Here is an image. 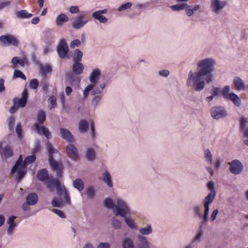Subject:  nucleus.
Segmentation results:
<instances>
[{
	"mask_svg": "<svg viewBox=\"0 0 248 248\" xmlns=\"http://www.w3.org/2000/svg\"><path fill=\"white\" fill-rule=\"evenodd\" d=\"M216 64L215 59L211 57L199 60L197 63L199 70L195 72L191 70L188 73L187 86L192 88L196 92L202 91L206 83L213 81V72Z\"/></svg>",
	"mask_w": 248,
	"mask_h": 248,
	"instance_id": "obj_1",
	"label": "nucleus"
},
{
	"mask_svg": "<svg viewBox=\"0 0 248 248\" xmlns=\"http://www.w3.org/2000/svg\"><path fill=\"white\" fill-rule=\"evenodd\" d=\"M116 204H113L110 198H107L104 201V205L108 209H112L114 214L116 216L124 217L129 214L130 207L126 202L121 198H117Z\"/></svg>",
	"mask_w": 248,
	"mask_h": 248,
	"instance_id": "obj_2",
	"label": "nucleus"
},
{
	"mask_svg": "<svg viewBox=\"0 0 248 248\" xmlns=\"http://www.w3.org/2000/svg\"><path fill=\"white\" fill-rule=\"evenodd\" d=\"M46 148L49 153L48 161L52 170L56 172V176L60 178L62 177V167L61 164L56 162L53 158L52 155L56 153L57 151L53 148L52 144L47 142L46 145Z\"/></svg>",
	"mask_w": 248,
	"mask_h": 248,
	"instance_id": "obj_3",
	"label": "nucleus"
},
{
	"mask_svg": "<svg viewBox=\"0 0 248 248\" xmlns=\"http://www.w3.org/2000/svg\"><path fill=\"white\" fill-rule=\"evenodd\" d=\"M231 88L230 85H226L222 89V95L226 100L231 101L232 104L237 108H240L242 102L239 96L234 93L231 92Z\"/></svg>",
	"mask_w": 248,
	"mask_h": 248,
	"instance_id": "obj_4",
	"label": "nucleus"
},
{
	"mask_svg": "<svg viewBox=\"0 0 248 248\" xmlns=\"http://www.w3.org/2000/svg\"><path fill=\"white\" fill-rule=\"evenodd\" d=\"M100 75L101 71L98 68L94 69L90 73L89 78L91 83L87 86L83 91V96L84 98L88 96L90 92L92 90L97 83Z\"/></svg>",
	"mask_w": 248,
	"mask_h": 248,
	"instance_id": "obj_5",
	"label": "nucleus"
},
{
	"mask_svg": "<svg viewBox=\"0 0 248 248\" xmlns=\"http://www.w3.org/2000/svg\"><path fill=\"white\" fill-rule=\"evenodd\" d=\"M17 173V180L19 182L25 175V167L24 166V162L22 161V156L20 155L17 160L16 161L15 165L11 170V173Z\"/></svg>",
	"mask_w": 248,
	"mask_h": 248,
	"instance_id": "obj_6",
	"label": "nucleus"
},
{
	"mask_svg": "<svg viewBox=\"0 0 248 248\" xmlns=\"http://www.w3.org/2000/svg\"><path fill=\"white\" fill-rule=\"evenodd\" d=\"M214 201L205 199L203 200V213H202V216L200 217L201 219V224L200 226V229H201L203 226L207 225L209 220V213L210 210V205Z\"/></svg>",
	"mask_w": 248,
	"mask_h": 248,
	"instance_id": "obj_7",
	"label": "nucleus"
},
{
	"mask_svg": "<svg viewBox=\"0 0 248 248\" xmlns=\"http://www.w3.org/2000/svg\"><path fill=\"white\" fill-rule=\"evenodd\" d=\"M210 114L212 117L215 120H219L225 118L227 112L222 106H215L211 108Z\"/></svg>",
	"mask_w": 248,
	"mask_h": 248,
	"instance_id": "obj_8",
	"label": "nucleus"
},
{
	"mask_svg": "<svg viewBox=\"0 0 248 248\" xmlns=\"http://www.w3.org/2000/svg\"><path fill=\"white\" fill-rule=\"evenodd\" d=\"M229 165L230 172L234 175L241 174L244 170V166L242 163L238 159H234L231 162L228 163Z\"/></svg>",
	"mask_w": 248,
	"mask_h": 248,
	"instance_id": "obj_9",
	"label": "nucleus"
},
{
	"mask_svg": "<svg viewBox=\"0 0 248 248\" xmlns=\"http://www.w3.org/2000/svg\"><path fill=\"white\" fill-rule=\"evenodd\" d=\"M227 4L226 1L221 0H211V8L212 11L215 14L218 15L221 13Z\"/></svg>",
	"mask_w": 248,
	"mask_h": 248,
	"instance_id": "obj_10",
	"label": "nucleus"
},
{
	"mask_svg": "<svg viewBox=\"0 0 248 248\" xmlns=\"http://www.w3.org/2000/svg\"><path fill=\"white\" fill-rule=\"evenodd\" d=\"M0 44L2 46H9L13 45L17 46L18 40L12 35H5L0 36Z\"/></svg>",
	"mask_w": 248,
	"mask_h": 248,
	"instance_id": "obj_11",
	"label": "nucleus"
},
{
	"mask_svg": "<svg viewBox=\"0 0 248 248\" xmlns=\"http://www.w3.org/2000/svg\"><path fill=\"white\" fill-rule=\"evenodd\" d=\"M69 49L65 40L61 39L57 46V52L61 59L65 58L68 53Z\"/></svg>",
	"mask_w": 248,
	"mask_h": 248,
	"instance_id": "obj_12",
	"label": "nucleus"
},
{
	"mask_svg": "<svg viewBox=\"0 0 248 248\" xmlns=\"http://www.w3.org/2000/svg\"><path fill=\"white\" fill-rule=\"evenodd\" d=\"M248 124V117L242 116L240 119V127L243 132L244 143L248 146V127L247 125Z\"/></svg>",
	"mask_w": 248,
	"mask_h": 248,
	"instance_id": "obj_13",
	"label": "nucleus"
},
{
	"mask_svg": "<svg viewBox=\"0 0 248 248\" xmlns=\"http://www.w3.org/2000/svg\"><path fill=\"white\" fill-rule=\"evenodd\" d=\"M28 97V91L25 88L22 93V96L20 98H15L13 100V104L17 106L18 108H23L27 104Z\"/></svg>",
	"mask_w": 248,
	"mask_h": 248,
	"instance_id": "obj_14",
	"label": "nucleus"
},
{
	"mask_svg": "<svg viewBox=\"0 0 248 248\" xmlns=\"http://www.w3.org/2000/svg\"><path fill=\"white\" fill-rule=\"evenodd\" d=\"M88 20L84 15H79L77 16L72 24V27L75 29H79L83 27Z\"/></svg>",
	"mask_w": 248,
	"mask_h": 248,
	"instance_id": "obj_15",
	"label": "nucleus"
},
{
	"mask_svg": "<svg viewBox=\"0 0 248 248\" xmlns=\"http://www.w3.org/2000/svg\"><path fill=\"white\" fill-rule=\"evenodd\" d=\"M0 155L4 159L11 157L13 155V151L10 146H3L2 141H0Z\"/></svg>",
	"mask_w": 248,
	"mask_h": 248,
	"instance_id": "obj_16",
	"label": "nucleus"
},
{
	"mask_svg": "<svg viewBox=\"0 0 248 248\" xmlns=\"http://www.w3.org/2000/svg\"><path fill=\"white\" fill-rule=\"evenodd\" d=\"M66 153L69 158L73 160H77L78 157V151L76 147L72 144H69L66 148Z\"/></svg>",
	"mask_w": 248,
	"mask_h": 248,
	"instance_id": "obj_17",
	"label": "nucleus"
},
{
	"mask_svg": "<svg viewBox=\"0 0 248 248\" xmlns=\"http://www.w3.org/2000/svg\"><path fill=\"white\" fill-rule=\"evenodd\" d=\"M61 137L65 141L69 143L75 142V138L70 131L65 128L60 129Z\"/></svg>",
	"mask_w": 248,
	"mask_h": 248,
	"instance_id": "obj_18",
	"label": "nucleus"
},
{
	"mask_svg": "<svg viewBox=\"0 0 248 248\" xmlns=\"http://www.w3.org/2000/svg\"><path fill=\"white\" fill-rule=\"evenodd\" d=\"M16 217L11 216L9 217L7 221L8 227L7 229V234L8 235H12L14 234L15 230L17 226V224L15 222Z\"/></svg>",
	"mask_w": 248,
	"mask_h": 248,
	"instance_id": "obj_19",
	"label": "nucleus"
},
{
	"mask_svg": "<svg viewBox=\"0 0 248 248\" xmlns=\"http://www.w3.org/2000/svg\"><path fill=\"white\" fill-rule=\"evenodd\" d=\"M201 9V6L200 4L189 5L186 4L185 13L187 16L190 17L200 11Z\"/></svg>",
	"mask_w": 248,
	"mask_h": 248,
	"instance_id": "obj_20",
	"label": "nucleus"
},
{
	"mask_svg": "<svg viewBox=\"0 0 248 248\" xmlns=\"http://www.w3.org/2000/svg\"><path fill=\"white\" fill-rule=\"evenodd\" d=\"M233 83L236 90L238 91H245L248 89V85H246L244 81L239 77H235Z\"/></svg>",
	"mask_w": 248,
	"mask_h": 248,
	"instance_id": "obj_21",
	"label": "nucleus"
},
{
	"mask_svg": "<svg viewBox=\"0 0 248 248\" xmlns=\"http://www.w3.org/2000/svg\"><path fill=\"white\" fill-rule=\"evenodd\" d=\"M34 129L39 135H44L47 139L51 137V133L48 129L42 125H34Z\"/></svg>",
	"mask_w": 248,
	"mask_h": 248,
	"instance_id": "obj_22",
	"label": "nucleus"
},
{
	"mask_svg": "<svg viewBox=\"0 0 248 248\" xmlns=\"http://www.w3.org/2000/svg\"><path fill=\"white\" fill-rule=\"evenodd\" d=\"M51 66L48 64H40L39 65V72L40 75L43 78L46 77L47 74L51 73Z\"/></svg>",
	"mask_w": 248,
	"mask_h": 248,
	"instance_id": "obj_23",
	"label": "nucleus"
},
{
	"mask_svg": "<svg viewBox=\"0 0 248 248\" xmlns=\"http://www.w3.org/2000/svg\"><path fill=\"white\" fill-rule=\"evenodd\" d=\"M60 182L55 180L54 178H48L46 181L44 182V184L46 186V188L49 189L50 191H52L54 190L59 184Z\"/></svg>",
	"mask_w": 248,
	"mask_h": 248,
	"instance_id": "obj_24",
	"label": "nucleus"
},
{
	"mask_svg": "<svg viewBox=\"0 0 248 248\" xmlns=\"http://www.w3.org/2000/svg\"><path fill=\"white\" fill-rule=\"evenodd\" d=\"M215 185L213 181H210L208 183L207 187L210 192L204 199L213 201L214 200L216 196V191L215 189Z\"/></svg>",
	"mask_w": 248,
	"mask_h": 248,
	"instance_id": "obj_25",
	"label": "nucleus"
},
{
	"mask_svg": "<svg viewBox=\"0 0 248 248\" xmlns=\"http://www.w3.org/2000/svg\"><path fill=\"white\" fill-rule=\"evenodd\" d=\"M137 237L140 242L137 245L138 248H150V244L145 236L137 234Z\"/></svg>",
	"mask_w": 248,
	"mask_h": 248,
	"instance_id": "obj_26",
	"label": "nucleus"
},
{
	"mask_svg": "<svg viewBox=\"0 0 248 248\" xmlns=\"http://www.w3.org/2000/svg\"><path fill=\"white\" fill-rule=\"evenodd\" d=\"M84 65L79 62H73L72 70L76 75H79L82 74L84 69Z\"/></svg>",
	"mask_w": 248,
	"mask_h": 248,
	"instance_id": "obj_27",
	"label": "nucleus"
},
{
	"mask_svg": "<svg viewBox=\"0 0 248 248\" xmlns=\"http://www.w3.org/2000/svg\"><path fill=\"white\" fill-rule=\"evenodd\" d=\"M69 20L68 16L63 13L59 15L56 18L55 23L57 26L61 27L63 23L67 22Z\"/></svg>",
	"mask_w": 248,
	"mask_h": 248,
	"instance_id": "obj_28",
	"label": "nucleus"
},
{
	"mask_svg": "<svg viewBox=\"0 0 248 248\" xmlns=\"http://www.w3.org/2000/svg\"><path fill=\"white\" fill-rule=\"evenodd\" d=\"M139 232L140 235L144 236L151 234L153 232L151 225L150 224H145L144 226L141 227L139 229Z\"/></svg>",
	"mask_w": 248,
	"mask_h": 248,
	"instance_id": "obj_29",
	"label": "nucleus"
},
{
	"mask_svg": "<svg viewBox=\"0 0 248 248\" xmlns=\"http://www.w3.org/2000/svg\"><path fill=\"white\" fill-rule=\"evenodd\" d=\"M102 180L110 188L113 187V184L111 181V177L109 172L106 170L102 174Z\"/></svg>",
	"mask_w": 248,
	"mask_h": 248,
	"instance_id": "obj_30",
	"label": "nucleus"
},
{
	"mask_svg": "<svg viewBox=\"0 0 248 248\" xmlns=\"http://www.w3.org/2000/svg\"><path fill=\"white\" fill-rule=\"evenodd\" d=\"M38 199V196L35 193H31L27 197L26 202L29 204L33 205L37 203Z\"/></svg>",
	"mask_w": 248,
	"mask_h": 248,
	"instance_id": "obj_31",
	"label": "nucleus"
},
{
	"mask_svg": "<svg viewBox=\"0 0 248 248\" xmlns=\"http://www.w3.org/2000/svg\"><path fill=\"white\" fill-rule=\"evenodd\" d=\"M85 157L89 161H93L95 157L94 150L92 148H87L85 152Z\"/></svg>",
	"mask_w": 248,
	"mask_h": 248,
	"instance_id": "obj_32",
	"label": "nucleus"
},
{
	"mask_svg": "<svg viewBox=\"0 0 248 248\" xmlns=\"http://www.w3.org/2000/svg\"><path fill=\"white\" fill-rule=\"evenodd\" d=\"M46 118L45 112L42 110H39L38 111L36 118L37 123L35 124L34 125H42L46 120Z\"/></svg>",
	"mask_w": 248,
	"mask_h": 248,
	"instance_id": "obj_33",
	"label": "nucleus"
},
{
	"mask_svg": "<svg viewBox=\"0 0 248 248\" xmlns=\"http://www.w3.org/2000/svg\"><path fill=\"white\" fill-rule=\"evenodd\" d=\"M37 178L42 182H45L49 178L47 171L46 169L39 170L37 173Z\"/></svg>",
	"mask_w": 248,
	"mask_h": 248,
	"instance_id": "obj_34",
	"label": "nucleus"
},
{
	"mask_svg": "<svg viewBox=\"0 0 248 248\" xmlns=\"http://www.w3.org/2000/svg\"><path fill=\"white\" fill-rule=\"evenodd\" d=\"M92 16L93 18H94L96 20H97L101 23H106L108 21V19L101 15L99 12L97 11H96L93 13L92 15Z\"/></svg>",
	"mask_w": 248,
	"mask_h": 248,
	"instance_id": "obj_35",
	"label": "nucleus"
},
{
	"mask_svg": "<svg viewBox=\"0 0 248 248\" xmlns=\"http://www.w3.org/2000/svg\"><path fill=\"white\" fill-rule=\"evenodd\" d=\"M89 127V124L85 120H81L79 122L78 128L80 133H85Z\"/></svg>",
	"mask_w": 248,
	"mask_h": 248,
	"instance_id": "obj_36",
	"label": "nucleus"
},
{
	"mask_svg": "<svg viewBox=\"0 0 248 248\" xmlns=\"http://www.w3.org/2000/svg\"><path fill=\"white\" fill-rule=\"evenodd\" d=\"M11 63L12 65V68L13 69H16V65L17 64H19L21 67H24L25 66L24 60L17 57H14L12 58L11 60Z\"/></svg>",
	"mask_w": 248,
	"mask_h": 248,
	"instance_id": "obj_37",
	"label": "nucleus"
},
{
	"mask_svg": "<svg viewBox=\"0 0 248 248\" xmlns=\"http://www.w3.org/2000/svg\"><path fill=\"white\" fill-rule=\"evenodd\" d=\"M16 15L17 18L21 19L29 18L32 16L31 14L29 13L25 10L18 11L16 13Z\"/></svg>",
	"mask_w": 248,
	"mask_h": 248,
	"instance_id": "obj_38",
	"label": "nucleus"
},
{
	"mask_svg": "<svg viewBox=\"0 0 248 248\" xmlns=\"http://www.w3.org/2000/svg\"><path fill=\"white\" fill-rule=\"evenodd\" d=\"M123 248H134V243L130 237H125L122 241Z\"/></svg>",
	"mask_w": 248,
	"mask_h": 248,
	"instance_id": "obj_39",
	"label": "nucleus"
},
{
	"mask_svg": "<svg viewBox=\"0 0 248 248\" xmlns=\"http://www.w3.org/2000/svg\"><path fill=\"white\" fill-rule=\"evenodd\" d=\"M73 185L74 187L78 189L79 191H82L84 188V183L80 178H78L74 180Z\"/></svg>",
	"mask_w": 248,
	"mask_h": 248,
	"instance_id": "obj_40",
	"label": "nucleus"
},
{
	"mask_svg": "<svg viewBox=\"0 0 248 248\" xmlns=\"http://www.w3.org/2000/svg\"><path fill=\"white\" fill-rule=\"evenodd\" d=\"M124 221L128 228L134 230L137 229V226L136 224L135 220L131 217H125L124 219Z\"/></svg>",
	"mask_w": 248,
	"mask_h": 248,
	"instance_id": "obj_41",
	"label": "nucleus"
},
{
	"mask_svg": "<svg viewBox=\"0 0 248 248\" xmlns=\"http://www.w3.org/2000/svg\"><path fill=\"white\" fill-rule=\"evenodd\" d=\"M192 211L195 217L200 218L202 212V207L200 205L194 204L192 207Z\"/></svg>",
	"mask_w": 248,
	"mask_h": 248,
	"instance_id": "obj_42",
	"label": "nucleus"
},
{
	"mask_svg": "<svg viewBox=\"0 0 248 248\" xmlns=\"http://www.w3.org/2000/svg\"><path fill=\"white\" fill-rule=\"evenodd\" d=\"M83 56L82 52L79 49H76L74 52V55L72 59L73 62H80Z\"/></svg>",
	"mask_w": 248,
	"mask_h": 248,
	"instance_id": "obj_43",
	"label": "nucleus"
},
{
	"mask_svg": "<svg viewBox=\"0 0 248 248\" xmlns=\"http://www.w3.org/2000/svg\"><path fill=\"white\" fill-rule=\"evenodd\" d=\"M122 223L118 219L113 217L111 221V226L115 230H120L122 228Z\"/></svg>",
	"mask_w": 248,
	"mask_h": 248,
	"instance_id": "obj_44",
	"label": "nucleus"
},
{
	"mask_svg": "<svg viewBox=\"0 0 248 248\" xmlns=\"http://www.w3.org/2000/svg\"><path fill=\"white\" fill-rule=\"evenodd\" d=\"M56 189L57 194L60 196H63L64 194L67 193V190L64 185H61L60 183L57 184Z\"/></svg>",
	"mask_w": 248,
	"mask_h": 248,
	"instance_id": "obj_45",
	"label": "nucleus"
},
{
	"mask_svg": "<svg viewBox=\"0 0 248 248\" xmlns=\"http://www.w3.org/2000/svg\"><path fill=\"white\" fill-rule=\"evenodd\" d=\"M13 78H20L24 80H26L27 79L25 75L21 71L17 69H15L14 71Z\"/></svg>",
	"mask_w": 248,
	"mask_h": 248,
	"instance_id": "obj_46",
	"label": "nucleus"
},
{
	"mask_svg": "<svg viewBox=\"0 0 248 248\" xmlns=\"http://www.w3.org/2000/svg\"><path fill=\"white\" fill-rule=\"evenodd\" d=\"M48 105L50 109L55 108L57 105L56 98L55 96H51L48 100Z\"/></svg>",
	"mask_w": 248,
	"mask_h": 248,
	"instance_id": "obj_47",
	"label": "nucleus"
},
{
	"mask_svg": "<svg viewBox=\"0 0 248 248\" xmlns=\"http://www.w3.org/2000/svg\"><path fill=\"white\" fill-rule=\"evenodd\" d=\"M102 96L101 95H93L91 100L92 105L96 108L100 102Z\"/></svg>",
	"mask_w": 248,
	"mask_h": 248,
	"instance_id": "obj_48",
	"label": "nucleus"
},
{
	"mask_svg": "<svg viewBox=\"0 0 248 248\" xmlns=\"http://www.w3.org/2000/svg\"><path fill=\"white\" fill-rule=\"evenodd\" d=\"M204 157L207 162L210 164L212 163V154L209 149H206L204 152Z\"/></svg>",
	"mask_w": 248,
	"mask_h": 248,
	"instance_id": "obj_49",
	"label": "nucleus"
},
{
	"mask_svg": "<svg viewBox=\"0 0 248 248\" xmlns=\"http://www.w3.org/2000/svg\"><path fill=\"white\" fill-rule=\"evenodd\" d=\"M132 4L130 2H127L125 3L122 4L121 6H120L118 9L117 10L119 12H123L124 11H125L126 10H128L131 8L132 6Z\"/></svg>",
	"mask_w": 248,
	"mask_h": 248,
	"instance_id": "obj_50",
	"label": "nucleus"
},
{
	"mask_svg": "<svg viewBox=\"0 0 248 248\" xmlns=\"http://www.w3.org/2000/svg\"><path fill=\"white\" fill-rule=\"evenodd\" d=\"M211 93L215 97H217L220 95V93H222V90L219 87L213 86Z\"/></svg>",
	"mask_w": 248,
	"mask_h": 248,
	"instance_id": "obj_51",
	"label": "nucleus"
},
{
	"mask_svg": "<svg viewBox=\"0 0 248 248\" xmlns=\"http://www.w3.org/2000/svg\"><path fill=\"white\" fill-rule=\"evenodd\" d=\"M186 3L178 4L171 6L173 11H179L183 10H186Z\"/></svg>",
	"mask_w": 248,
	"mask_h": 248,
	"instance_id": "obj_52",
	"label": "nucleus"
},
{
	"mask_svg": "<svg viewBox=\"0 0 248 248\" xmlns=\"http://www.w3.org/2000/svg\"><path fill=\"white\" fill-rule=\"evenodd\" d=\"M86 194L88 198L93 199L94 196L95 191L93 187L90 186L86 189Z\"/></svg>",
	"mask_w": 248,
	"mask_h": 248,
	"instance_id": "obj_53",
	"label": "nucleus"
},
{
	"mask_svg": "<svg viewBox=\"0 0 248 248\" xmlns=\"http://www.w3.org/2000/svg\"><path fill=\"white\" fill-rule=\"evenodd\" d=\"M35 159L36 156L35 155H31L26 157L24 161V166L34 162L35 160Z\"/></svg>",
	"mask_w": 248,
	"mask_h": 248,
	"instance_id": "obj_54",
	"label": "nucleus"
},
{
	"mask_svg": "<svg viewBox=\"0 0 248 248\" xmlns=\"http://www.w3.org/2000/svg\"><path fill=\"white\" fill-rule=\"evenodd\" d=\"M10 0H4L0 2V11L4 8H6L11 5Z\"/></svg>",
	"mask_w": 248,
	"mask_h": 248,
	"instance_id": "obj_55",
	"label": "nucleus"
},
{
	"mask_svg": "<svg viewBox=\"0 0 248 248\" xmlns=\"http://www.w3.org/2000/svg\"><path fill=\"white\" fill-rule=\"evenodd\" d=\"M39 86V82L37 79H31L29 84L30 87L34 90H36Z\"/></svg>",
	"mask_w": 248,
	"mask_h": 248,
	"instance_id": "obj_56",
	"label": "nucleus"
},
{
	"mask_svg": "<svg viewBox=\"0 0 248 248\" xmlns=\"http://www.w3.org/2000/svg\"><path fill=\"white\" fill-rule=\"evenodd\" d=\"M51 204L53 207H61L62 206V202L57 198H54L51 201Z\"/></svg>",
	"mask_w": 248,
	"mask_h": 248,
	"instance_id": "obj_57",
	"label": "nucleus"
},
{
	"mask_svg": "<svg viewBox=\"0 0 248 248\" xmlns=\"http://www.w3.org/2000/svg\"><path fill=\"white\" fill-rule=\"evenodd\" d=\"M15 123V120L13 117H10L8 119V129L10 131L13 130Z\"/></svg>",
	"mask_w": 248,
	"mask_h": 248,
	"instance_id": "obj_58",
	"label": "nucleus"
},
{
	"mask_svg": "<svg viewBox=\"0 0 248 248\" xmlns=\"http://www.w3.org/2000/svg\"><path fill=\"white\" fill-rule=\"evenodd\" d=\"M218 210L216 209L214 210L211 213L210 221V222H213L217 218V217L218 214Z\"/></svg>",
	"mask_w": 248,
	"mask_h": 248,
	"instance_id": "obj_59",
	"label": "nucleus"
},
{
	"mask_svg": "<svg viewBox=\"0 0 248 248\" xmlns=\"http://www.w3.org/2000/svg\"><path fill=\"white\" fill-rule=\"evenodd\" d=\"M81 45L80 40L75 39L72 41L70 44V47L71 48H75L76 47H78Z\"/></svg>",
	"mask_w": 248,
	"mask_h": 248,
	"instance_id": "obj_60",
	"label": "nucleus"
},
{
	"mask_svg": "<svg viewBox=\"0 0 248 248\" xmlns=\"http://www.w3.org/2000/svg\"><path fill=\"white\" fill-rule=\"evenodd\" d=\"M41 144L39 140H36L34 144V147L32 149V152L33 153H37L40 149Z\"/></svg>",
	"mask_w": 248,
	"mask_h": 248,
	"instance_id": "obj_61",
	"label": "nucleus"
},
{
	"mask_svg": "<svg viewBox=\"0 0 248 248\" xmlns=\"http://www.w3.org/2000/svg\"><path fill=\"white\" fill-rule=\"evenodd\" d=\"M90 92H91V94L93 95H101V90L100 88L97 87H95V86Z\"/></svg>",
	"mask_w": 248,
	"mask_h": 248,
	"instance_id": "obj_62",
	"label": "nucleus"
},
{
	"mask_svg": "<svg viewBox=\"0 0 248 248\" xmlns=\"http://www.w3.org/2000/svg\"><path fill=\"white\" fill-rule=\"evenodd\" d=\"M16 132L17 134V137L19 139L22 138V129L21 126L19 124H17L16 127Z\"/></svg>",
	"mask_w": 248,
	"mask_h": 248,
	"instance_id": "obj_63",
	"label": "nucleus"
},
{
	"mask_svg": "<svg viewBox=\"0 0 248 248\" xmlns=\"http://www.w3.org/2000/svg\"><path fill=\"white\" fill-rule=\"evenodd\" d=\"M170 74V72L169 70L166 69H163L161 70L158 71V75L162 77L166 78L167 77L169 74Z\"/></svg>",
	"mask_w": 248,
	"mask_h": 248,
	"instance_id": "obj_64",
	"label": "nucleus"
}]
</instances>
